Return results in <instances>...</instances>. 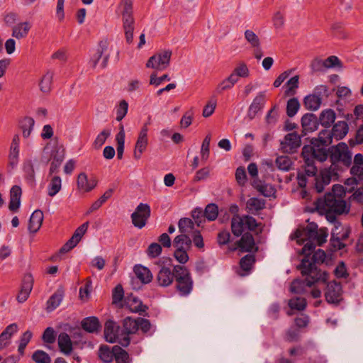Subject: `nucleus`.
<instances>
[{
	"instance_id": "obj_1",
	"label": "nucleus",
	"mask_w": 363,
	"mask_h": 363,
	"mask_svg": "<svg viewBox=\"0 0 363 363\" xmlns=\"http://www.w3.org/2000/svg\"><path fill=\"white\" fill-rule=\"evenodd\" d=\"M326 257V254L324 250L318 249L313 252L312 257L309 255L304 256L301 261V263L296 267V269L300 271L301 274H306L308 272L313 273L318 277H325V281L328 282L329 274L326 271H323L318 267V264L324 262Z\"/></svg>"
},
{
	"instance_id": "obj_2",
	"label": "nucleus",
	"mask_w": 363,
	"mask_h": 363,
	"mask_svg": "<svg viewBox=\"0 0 363 363\" xmlns=\"http://www.w3.org/2000/svg\"><path fill=\"white\" fill-rule=\"evenodd\" d=\"M329 153L331 165L328 168L332 169L335 172L339 174V172L341 171L339 163L346 167H349L352 164V152L345 143L341 142L337 145L330 147Z\"/></svg>"
},
{
	"instance_id": "obj_3",
	"label": "nucleus",
	"mask_w": 363,
	"mask_h": 363,
	"mask_svg": "<svg viewBox=\"0 0 363 363\" xmlns=\"http://www.w3.org/2000/svg\"><path fill=\"white\" fill-rule=\"evenodd\" d=\"M175 289L181 296H189L194 287V281L189 269L182 264L175 265Z\"/></svg>"
},
{
	"instance_id": "obj_4",
	"label": "nucleus",
	"mask_w": 363,
	"mask_h": 363,
	"mask_svg": "<svg viewBox=\"0 0 363 363\" xmlns=\"http://www.w3.org/2000/svg\"><path fill=\"white\" fill-rule=\"evenodd\" d=\"M318 210H329L337 215L347 212L346 201L341 198L334 196L331 193H326L323 197H320L315 201Z\"/></svg>"
},
{
	"instance_id": "obj_5",
	"label": "nucleus",
	"mask_w": 363,
	"mask_h": 363,
	"mask_svg": "<svg viewBox=\"0 0 363 363\" xmlns=\"http://www.w3.org/2000/svg\"><path fill=\"white\" fill-rule=\"evenodd\" d=\"M122 21L127 43L130 44L133 40L135 19L133 14V2L131 0L122 1Z\"/></svg>"
},
{
	"instance_id": "obj_6",
	"label": "nucleus",
	"mask_w": 363,
	"mask_h": 363,
	"mask_svg": "<svg viewBox=\"0 0 363 363\" xmlns=\"http://www.w3.org/2000/svg\"><path fill=\"white\" fill-rule=\"evenodd\" d=\"M305 277L304 279L297 278L294 279L290 286V291L291 293L296 294H303L306 291V287H311L318 283H327L325 281V277H321L314 274L313 273H308L301 274Z\"/></svg>"
},
{
	"instance_id": "obj_7",
	"label": "nucleus",
	"mask_w": 363,
	"mask_h": 363,
	"mask_svg": "<svg viewBox=\"0 0 363 363\" xmlns=\"http://www.w3.org/2000/svg\"><path fill=\"white\" fill-rule=\"evenodd\" d=\"M328 88L325 85L318 86L313 93L304 97L303 105L310 111H317L322 104V96L327 95Z\"/></svg>"
},
{
	"instance_id": "obj_8",
	"label": "nucleus",
	"mask_w": 363,
	"mask_h": 363,
	"mask_svg": "<svg viewBox=\"0 0 363 363\" xmlns=\"http://www.w3.org/2000/svg\"><path fill=\"white\" fill-rule=\"evenodd\" d=\"M150 215V206L147 203H139L130 216L133 225L139 229L143 228L147 224Z\"/></svg>"
},
{
	"instance_id": "obj_9",
	"label": "nucleus",
	"mask_w": 363,
	"mask_h": 363,
	"mask_svg": "<svg viewBox=\"0 0 363 363\" xmlns=\"http://www.w3.org/2000/svg\"><path fill=\"white\" fill-rule=\"evenodd\" d=\"M172 51L169 50H162L149 58L146 67L157 70H164L169 65Z\"/></svg>"
},
{
	"instance_id": "obj_10",
	"label": "nucleus",
	"mask_w": 363,
	"mask_h": 363,
	"mask_svg": "<svg viewBox=\"0 0 363 363\" xmlns=\"http://www.w3.org/2000/svg\"><path fill=\"white\" fill-rule=\"evenodd\" d=\"M339 174L329 168L320 170L318 176L314 177V189L317 193L323 191L325 186L328 185L332 180H338Z\"/></svg>"
},
{
	"instance_id": "obj_11",
	"label": "nucleus",
	"mask_w": 363,
	"mask_h": 363,
	"mask_svg": "<svg viewBox=\"0 0 363 363\" xmlns=\"http://www.w3.org/2000/svg\"><path fill=\"white\" fill-rule=\"evenodd\" d=\"M302 133L298 135L296 132L290 133L284 136L281 142V149L284 152H294L301 145Z\"/></svg>"
},
{
	"instance_id": "obj_12",
	"label": "nucleus",
	"mask_w": 363,
	"mask_h": 363,
	"mask_svg": "<svg viewBox=\"0 0 363 363\" xmlns=\"http://www.w3.org/2000/svg\"><path fill=\"white\" fill-rule=\"evenodd\" d=\"M125 303L131 312L143 316H149L148 306L143 304V301L133 294H128L125 297Z\"/></svg>"
},
{
	"instance_id": "obj_13",
	"label": "nucleus",
	"mask_w": 363,
	"mask_h": 363,
	"mask_svg": "<svg viewBox=\"0 0 363 363\" xmlns=\"http://www.w3.org/2000/svg\"><path fill=\"white\" fill-rule=\"evenodd\" d=\"M175 277V265L172 270L168 267L162 266L157 273L156 281L160 286L167 287L172 284Z\"/></svg>"
},
{
	"instance_id": "obj_14",
	"label": "nucleus",
	"mask_w": 363,
	"mask_h": 363,
	"mask_svg": "<svg viewBox=\"0 0 363 363\" xmlns=\"http://www.w3.org/2000/svg\"><path fill=\"white\" fill-rule=\"evenodd\" d=\"M342 286L340 283H328L325 292V300L329 303L338 304L342 300Z\"/></svg>"
},
{
	"instance_id": "obj_15",
	"label": "nucleus",
	"mask_w": 363,
	"mask_h": 363,
	"mask_svg": "<svg viewBox=\"0 0 363 363\" xmlns=\"http://www.w3.org/2000/svg\"><path fill=\"white\" fill-rule=\"evenodd\" d=\"M147 131V124H144L139 133L133 152V157L137 160L141 158L143 152L147 148L148 144Z\"/></svg>"
},
{
	"instance_id": "obj_16",
	"label": "nucleus",
	"mask_w": 363,
	"mask_h": 363,
	"mask_svg": "<svg viewBox=\"0 0 363 363\" xmlns=\"http://www.w3.org/2000/svg\"><path fill=\"white\" fill-rule=\"evenodd\" d=\"M302 126V136L306 135L309 133L316 130L319 125L317 116L312 113H305L301 119Z\"/></svg>"
},
{
	"instance_id": "obj_17",
	"label": "nucleus",
	"mask_w": 363,
	"mask_h": 363,
	"mask_svg": "<svg viewBox=\"0 0 363 363\" xmlns=\"http://www.w3.org/2000/svg\"><path fill=\"white\" fill-rule=\"evenodd\" d=\"M108 43L106 40H101L99 43V48L96 50V54L93 56L91 59L92 67H96L97 63L99 60L104 55L103 61L101 62V67L105 68L108 65V62L109 60L110 54L105 53L108 49Z\"/></svg>"
},
{
	"instance_id": "obj_18",
	"label": "nucleus",
	"mask_w": 363,
	"mask_h": 363,
	"mask_svg": "<svg viewBox=\"0 0 363 363\" xmlns=\"http://www.w3.org/2000/svg\"><path fill=\"white\" fill-rule=\"evenodd\" d=\"M120 326L112 320H108L104 325V337L106 341L110 343L117 342Z\"/></svg>"
},
{
	"instance_id": "obj_19",
	"label": "nucleus",
	"mask_w": 363,
	"mask_h": 363,
	"mask_svg": "<svg viewBox=\"0 0 363 363\" xmlns=\"http://www.w3.org/2000/svg\"><path fill=\"white\" fill-rule=\"evenodd\" d=\"M38 162V159H26L23 163V172L24 173V178L27 183L30 186L35 185V164Z\"/></svg>"
},
{
	"instance_id": "obj_20",
	"label": "nucleus",
	"mask_w": 363,
	"mask_h": 363,
	"mask_svg": "<svg viewBox=\"0 0 363 363\" xmlns=\"http://www.w3.org/2000/svg\"><path fill=\"white\" fill-rule=\"evenodd\" d=\"M264 103L265 93L264 91H261L253 99L252 103L250 104L248 108L247 116L250 120L253 119L257 112L264 107Z\"/></svg>"
},
{
	"instance_id": "obj_21",
	"label": "nucleus",
	"mask_w": 363,
	"mask_h": 363,
	"mask_svg": "<svg viewBox=\"0 0 363 363\" xmlns=\"http://www.w3.org/2000/svg\"><path fill=\"white\" fill-rule=\"evenodd\" d=\"M318 225L314 223H309L306 228H298L295 231L294 234L296 238H307L308 240H312L318 235Z\"/></svg>"
},
{
	"instance_id": "obj_22",
	"label": "nucleus",
	"mask_w": 363,
	"mask_h": 363,
	"mask_svg": "<svg viewBox=\"0 0 363 363\" xmlns=\"http://www.w3.org/2000/svg\"><path fill=\"white\" fill-rule=\"evenodd\" d=\"M18 331V325L16 323L9 325L0 334V350L8 347L10 340L13 334Z\"/></svg>"
},
{
	"instance_id": "obj_23",
	"label": "nucleus",
	"mask_w": 363,
	"mask_h": 363,
	"mask_svg": "<svg viewBox=\"0 0 363 363\" xmlns=\"http://www.w3.org/2000/svg\"><path fill=\"white\" fill-rule=\"evenodd\" d=\"M349 131V125L347 121H341L334 123L330 133L336 140L343 139Z\"/></svg>"
},
{
	"instance_id": "obj_24",
	"label": "nucleus",
	"mask_w": 363,
	"mask_h": 363,
	"mask_svg": "<svg viewBox=\"0 0 363 363\" xmlns=\"http://www.w3.org/2000/svg\"><path fill=\"white\" fill-rule=\"evenodd\" d=\"M77 183L79 189L89 192L95 188L97 181L94 178L89 179L86 174L82 172L78 175Z\"/></svg>"
},
{
	"instance_id": "obj_25",
	"label": "nucleus",
	"mask_w": 363,
	"mask_h": 363,
	"mask_svg": "<svg viewBox=\"0 0 363 363\" xmlns=\"http://www.w3.org/2000/svg\"><path fill=\"white\" fill-rule=\"evenodd\" d=\"M133 272L136 277L144 284L150 283L153 279L151 271L141 264L135 265Z\"/></svg>"
},
{
	"instance_id": "obj_26",
	"label": "nucleus",
	"mask_w": 363,
	"mask_h": 363,
	"mask_svg": "<svg viewBox=\"0 0 363 363\" xmlns=\"http://www.w3.org/2000/svg\"><path fill=\"white\" fill-rule=\"evenodd\" d=\"M83 330L89 333H98L101 327L99 320L95 316H90L84 318L81 322Z\"/></svg>"
},
{
	"instance_id": "obj_27",
	"label": "nucleus",
	"mask_w": 363,
	"mask_h": 363,
	"mask_svg": "<svg viewBox=\"0 0 363 363\" xmlns=\"http://www.w3.org/2000/svg\"><path fill=\"white\" fill-rule=\"evenodd\" d=\"M237 244L241 252H252L255 246L254 238L250 233H244Z\"/></svg>"
},
{
	"instance_id": "obj_28",
	"label": "nucleus",
	"mask_w": 363,
	"mask_h": 363,
	"mask_svg": "<svg viewBox=\"0 0 363 363\" xmlns=\"http://www.w3.org/2000/svg\"><path fill=\"white\" fill-rule=\"evenodd\" d=\"M334 138L330 133V130H322L318 135V138H313L311 140L312 145L316 146H328L333 142Z\"/></svg>"
},
{
	"instance_id": "obj_29",
	"label": "nucleus",
	"mask_w": 363,
	"mask_h": 363,
	"mask_svg": "<svg viewBox=\"0 0 363 363\" xmlns=\"http://www.w3.org/2000/svg\"><path fill=\"white\" fill-rule=\"evenodd\" d=\"M58 346L61 352L66 355L71 354L73 346L69 335L66 333H61L58 336Z\"/></svg>"
},
{
	"instance_id": "obj_30",
	"label": "nucleus",
	"mask_w": 363,
	"mask_h": 363,
	"mask_svg": "<svg viewBox=\"0 0 363 363\" xmlns=\"http://www.w3.org/2000/svg\"><path fill=\"white\" fill-rule=\"evenodd\" d=\"M43 213L40 210H35L32 213L28 223V230L31 233H36L42 225Z\"/></svg>"
},
{
	"instance_id": "obj_31",
	"label": "nucleus",
	"mask_w": 363,
	"mask_h": 363,
	"mask_svg": "<svg viewBox=\"0 0 363 363\" xmlns=\"http://www.w3.org/2000/svg\"><path fill=\"white\" fill-rule=\"evenodd\" d=\"M336 115L333 109L328 108L321 111L318 119L319 124L328 128L335 123Z\"/></svg>"
},
{
	"instance_id": "obj_32",
	"label": "nucleus",
	"mask_w": 363,
	"mask_h": 363,
	"mask_svg": "<svg viewBox=\"0 0 363 363\" xmlns=\"http://www.w3.org/2000/svg\"><path fill=\"white\" fill-rule=\"evenodd\" d=\"M337 224L335 225V229L333 230L331 233V238L330 240V245L331 247V250L333 252L340 250L343 249L345 247V245L342 242L341 238L339 237V228L340 227V223L337 222Z\"/></svg>"
},
{
	"instance_id": "obj_33",
	"label": "nucleus",
	"mask_w": 363,
	"mask_h": 363,
	"mask_svg": "<svg viewBox=\"0 0 363 363\" xmlns=\"http://www.w3.org/2000/svg\"><path fill=\"white\" fill-rule=\"evenodd\" d=\"M172 245L174 248L190 250L192 246V240L189 235L179 234L174 238Z\"/></svg>"
},
{
	"instance_id": "obj_34",
	"label": "nucleus",
	"mask_w": 363,
	"mask_h": 363,
	"mask_svg": "<svg viewBox=\"0 0 363 363\" xmlns=\"http://www.w3.org/2000/svg\"><path fill=\"white\" fill-rule=\"evenodd\" d=\"M115 351V346L111 347L108 345H102L99 350V357L103 362L110 363L114 359Z\"/></svg>"
},
{
	"instance_id": "obj_35",
	"label": "nucleus",
	"mask_w": 363,
	"mask_h": 363,
	"mask_svg": "<svg viewBox=\"0 0 363 363\" xmlns=\"http://www.w3.org/2000/svg\"><path fill=\"white\" fill-rule=\"evenodd\" d=\"M253 186L265 197H275L276 189L271 184H261V182H254Z\"/></svg>"
},
{
	"instance_id": "obj_36",
	"label": "nucleus",
	"mask_w": 363,
	"mask_h": 363,
	"mask_svg": "<svg viewBox=\"0 0 363 363\" xmlns=\"http://www.w3.org/2000/svg\"><path fill=\"white\" fill-rule=\"evenodd\" d=\"M30 28L31 26L28 22L18 23L13 28L12 36L17 39L26 38Z\"/></svg>"
},
{
	"instance_id": "obj_37",
	"label": "nucleus",
	"mask_w": 363,
	"mask_h": 363,
	"mask_svg": "<svg viewBox=\"0 0 363 363\" xmlns=\"http://www.w3.org/2000/svg\"><path fill=\"white\" fill-rule=\"evenodd\" d=\"M265 201L258 198H250L246 203V207L248 212L255 213L265 208Z\"/></svg>"
},
{
	"instance_id": "obj_38",
	"label": "nucleus",
	"mask_w": 363,
	"mask_h": 363,
	"mask_svg": "<svg viewBox=\"0 0 363 363\" xmlns=\"http://www.w3.org/2000/svg\"><path fill=\"white\" fill-rule=\"evenodd\" d=\"M125 137V134L123 125L120 124L119 132L117 133L116 136V140L117 143V157L118 160H121L123 158L124 152Z\"/></svg>"
},
{
	"instance_id": "obj_39",
	"label": "nucleus",
	"mask_w": 363,
	"mask_h": 363,
	"mask_svg": "<svg viewBox=\"0 0 363 363\" xmlns=\"http://www.w3.org/2000/svg\"><path fill=\"white\" fill-rule=\"evenodd\" d=\"M54 73L48 71L42 77L39 86L40 91L44 94H49L52 89Z\"/></svg>"
},
{
	"instance_id": "obj_40",
	"label": "nucleus",
	"mask_w": 363,
	"mask_h": 363,
	"mask_svg": "<svg viewBox=\"0 0 363 363\" xmlns=\"http://www.w3.org/2000/svg\"><path fill=\"white\" fill-rule=\"evenodd\" d=\"M35 121L33 118L26 116L19 122V125L24 138H28L33 129Z\"/></svg>"
},
{
	"instance_id": "obj_41",
	"label": "nucleus",
	"mask_w": 363,
	"mask_h": 363,
	"mask_svg": "<svg viewBox=\"0 0 363 363\" xmlns=\"http://www.w3.org/2000/svg\"><path fill=\"white\" fill-rule=\"evenodd\" d=\"M123 332L128 334H135L138 330V318L126 317L123 320Z\"/></svg>"
},
{
	"instance_id": "obj_42",
	"label": "nucleus",
	"mask_w": 363,
	"mask_h": 363,
	"mask_svg": "<svg viewBox=\"0 0 363 363\" xmlns=\"http://www.w3.org/2000/svg\"><path fill=\"white\" fill-rule=\"evenodd\" d=\"M114 360L116 363H131L132 359L129 354L118 345H115Z\"/></svg>"
},
{
	"instance_id": "obj_43",
	"label": "nucleus",
	"mask_w": 363,
	"mask_h": 363,
	"mask_svg": "<svg viewBox=\"0 0 363 363\" xmlns=\"http://www.w3.org/2000/svg\"><path fill=\"white\" fill-rule=\"evenodd\" d=\"M63 298V294L61 291L54 293L47 301V311H52L61 303Z\"/></svg>"
},
{
	"instance_id": "obj_44",
	"label": "nucleus",
	"mask_w": 363,
	"mask_h": 363,
	"mask_svg": "<svg viewBox=\"0 0 363 363\" xmlns=\"http://www.w3.org/2000/svg\"><path fill=\"white\" fill-rule=\"evenodd\" d=\"M178 227L180 234L188 235L194 229V223L189 218H182L179 220Z\"/></svg>"
},
{
	"instance_id": "obj_45",
	"label": "nucleus",
	"mask_w": 363,
	"mask_h": 363,
	"mask_svg": "<svg viewBox=\"0 0 363 363\" xmlns=\"http://www.w3.org/2000/svg\"><path fill=\"white\" fill-rule=\"evenodd\" d=\"M244 220L238 215L234 216L231 220V230L233 234L238 237L243 232Z\"/></svg>"
},
{
	"instance_id": "obj_46",
	"label": "nucleus",
	"mask_w": 363,
	"mask_h": 363,
	"mask_svg": "<svg viewBox=\"0 0 363 363\" xmlns=\"http://www.w3.org/2000/svg\"><path fill=\"white\" fill-rule=\"evenodd\" d=\"M298 84L299 77L296 75L291 77L285 84L286 89L284 91V95L286 96L295 95L296 93V89L298 88Z\"/></svg>"
},
{
	"instance_id": "obj_47",
	"label": "nucleus",
	"mask_w": 363,
	"mask_h": 363,
	"mask_svg": "<svg viewBox=\"0 0 363 363\" xmlns=\"http://www.w3.org/2000/svg\"><path fill=\"white\" fill-rule=\"evenodd\" d=\"M62 180L59 176H54L48 185V194L52 197L55 196L61 189Z\"/></svg>"
},
{
	"instance_id": "obj_48",
	"label": "nucleus",
	"mask_w": 363,
	"mask_h": 363,
	"mask_svg": "<svg viewBox=\"0 0 363 363\" xmlns=\"http://www.w3.org/2000/svg\"><path fill=\"white\" fill-rule=\"evenodd\" d=\"M301 104L297 98L293 97L288 100L286 104V115L289 118L294 117L300 108Z\"/></svg>"
},
{
	"instance_id": "obj_49",
	"label": "nucleus",
	"mask_w": 363,
	"mask_h": 363,
	"mask_svg": "<svg viewBox=\"0 0 363 363\" xmlns=\"http://www.w3.org/2000/svg\"><path fill=\"white\" fill-rule=\"evenodd\" d=\"M255 262L256 259L254 255H246L240 260V268L245 272H250Z\"/></svg>"
},
{
	"instance_id": "obj_50",
	"label": "nucleus",
	"mask_w": 363,
	"mask_h": 363,
	"mask_svg": "<svg viewBox=\"0 0 363 363\" xmlns=\"http://www.w3.org/2000/svg\"><path fill=\"white\" fill-rule=\"evenodd\" d=\"M275 162L279 169L286 172L291 169L293 164L291 160L288 156L277 157Z\"/></svg>"
},
{
	"instance_id": "obj_51",
	"label": "nucleus",
	"mask_w": 363,
	"mask_h": 363,
	"mask_svg": "<svg viewBox=\"0 0 363 363\" xmlns=\"http://www.w3.org/2000/svg\"><path fill=\"white\" fill-rule=\"evenodd\" d=\"M204 217L208 220L213 221L216 219L218 214V207L215 203L208 204L203 211Z\"/></svg>"
},
{
	"instance_id": "obj_52",
	"label": "nucleus",
	"mask_w": 363,
	"mask_h": 363,
	"mask_svg": "<svg viewBox=\"0 0 363 363\" xmlns=\"http://www.w3.org/2000/svg\"><path fill=\"white\" fill-rule=\"evenodd\" d=\"M314 160H317L319 162H325L328 159V155L330 156L329 149H326L327 146L314 145Z\"/></svg>"
},
{
	"instance_id": "obj_53",
	"label": "nucleus",
	"mask_w": 363,
	"mask_h": 363,
	"mask_svg": "<svg viewBox=\"0 0 363 363\" xmlns=\"http://www.w3.org/2000/svg\"><path fill=\"white\" fill-rule=\"evenodd\" d=\"M314 145H305L302 148L301 157L304 162H309L314 161Z\"/></svg>"
},
{
	"instance_id": "obj_54",
	"label": "nucleus",
	"mask_w": 363,
	"mask_h": 363,
	"mask_svg": "<svg viewBox=\"0 0 363 363\" xmlns=\"http://www.w3.org/2000/svg\"><path fill=\"white\" fill-rule=\"evenodd\" d=\"M307 306V302L306 298L301 297H296L294 298H291L289 301V306L292 310L297 311H303Z\"/></svg>"
},
{
	"instance_id": "obj_55",
	"label": "nucleus",
	"mask_w": 363,
	"mask_h": 363,
	"mask_svg": "<svg viewBox=\"0 0 363 363\" xmlns=\"http://www.w3.org/2000/svg\"><path fill=\"white\" fill-rule=\"evenodd\" d=\"M32 359L36 363H50L51 358L43 350H38L32 355Z\"/></svg>"
},
{
	"instance_id": "obj_56",
	"label": "nucleus",
	"mask_w": 363,
	"mask_h": 363,
	"mask_svg": "<svg viewBox=\"0 0 363 363\" xmlns=\"http://www.w3.org/2000/svg\"><path fill=\"white\" fill-rule=\"evenodd\" d=\"M111 130L108 129L103 130L96 138L94 142V146L98 149L101 147L106 142V139L110 136Z\"/></svg>"
},
{
	"instance_id": "obj_57",
	"label": "nucleus",
	"mask_w": 363,
	"mask_h": 363,
	"mask_svg": "<svg viewBox=\"0 0 363 363\" xmlns=\"http://www.w3.org/2000/svg\"><path fill=\"white\" fill-rule=\"evenodd\" d=\"M162 246L157 242L151 243L147 249V255L150 258H156L162 253Z\"/></svg>"
},
{
	"instance_id": "obj_58",
	"label": "nucleus",
	"mask_w": 363,
	"mask_h": 363,
	"mask_svg": "<svg viewBox=\"0 0 363 363\" xmlns=\"http://www.w3.org/2000/svg\"><path fill=\"white\" fill-rule=\"evenodd\" d=\"M175 249L176 250L174 252V257L176 259V260L182 264H186L189 259V255L187 253V252L189 250H183L182 248H175Z\"/></svg>"
},
{
	"instance_id": "obj_59",
	"label": "nucleus",
	"mask_w": 363,
	"mask_h": 363,
	"mask_svg": "<svg viewBox=\"0 0 363 363\" xmlns=\"http://www.w3.org/2000/svg\"><path fill=\"white\" fill-rule=\"evenodd\" d=\"M124 298V290L121 284L115 286L112 291V303L117 304Z\"/></svg>"
},
{
	"instance_id": "obj_60",
	"label": "nucleus",
	"mask_w": 363,
	"mask_h": 363,
	"mask_svg": "<svg viewBox=\"0 0 363 363\" xmlns=\"http://www.w3.org/2000/svg\"><path fill=\"white\" fill-rule=\"evenodd\" d=\"M245 38L251 45V47H258L260 45V40L259 37L251 30L245 31Z\"/></svg>"
},
{
	"instance_id": "obj_61",
	"label": "nucleus",
	"mask_w": 363,
	"mask_h": 363,
	"mask_svg": "<svg viewBox=\"0 0 363 363\" xmlns=\"http://www.w3.org/2000/svg\"><path fill=\"white\" fill-rule=\"evenodd\" d=\"M363 143V120L362 123L358 127L355 136L350 139L349 144L351 147Z\"/></svg>"
},
{
	"instance_id": "obj_62",
	"label": "nucleus",
	"mask_w": 363,
	"mask_h": 363,
	"mask_svg": "<svg viewBox=\"0 0 363 363\" xmlns=\"http://www.w3.org/2000/svg\"><path fill=\"white\" fill-rule=\"evenodd\" d=\"M42 340L45 343H54L56 340V334L54 329L51 327L47 328L43 333Z\"/></svg>"
},
{
	"instance_id": "obj_63",
	"label": "nucleus",
	"mask_w": 363,
	"mask_h": 363,
	"mask_svg": "<svg viewBox=\"0 0 363 363\" xmlns=\"http://www.w3.org/2000/svg\"><path fill=\"white\" fill-rule=\"evenodd\" d=\"M33 277L30 274H25L22 280L21 289L25 291L31 292L33 286Z\"/></svg>"
},
{
	"instance_id": "obj_64",
	"label": "nucleus",
	"mask_w": 363,
	"mask_h": 363,
	"mask_svg": "<svg viewBox=\"0 0 363 363\" xmlns=\"http://www.w3.org/2000/svg\"><path fill=\"white\" fill-rule=\"evenodd\" d=\"M233 72L239 77H247L250 74L249 69L247 65L244 62H240L236 67L234 69Z\"/></svg>"
}]
</instances>
